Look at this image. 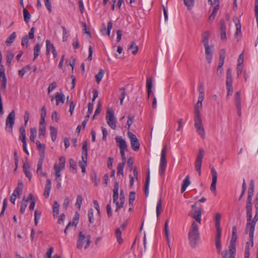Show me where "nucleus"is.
I'll return each mask as SVG.
<instances>
[{
	"instance_id": "nucleus-11",
	"label": "nucleus",
	"mask_w": 258,
	"mask_h": 258,
	"mask_svg": "<svg viewBox=\"0 0 258 258\" xmlns=\"http://www.w3.org/2000/svg\"><path fill=\"white\" fill-rule=\"evenodd\" d=\"M232 75L231 72V70L230 68H228L226 71V89L227 90V97H228L230 96H231L232 93L233 92V89L232 86Z\"/></svg>"
},
{
	"instance_id": "nucleus-44",
	"label": "nucleus",
	"mask_w": 258,
	"mask_h": 258,
	"mask_svg": "<svg viewBox=\"0 0 258 258\" xmlns=\"http://www.w3.org/2000/svg\"><path fill=\"white\" fill-rule=\"evenodd\" d=\"M104 71H103V70L100 69L97 75H96L95 78H96V82H97L98 84H99L100 83V82L101 81V80H102V79L104 76Z\"/></svg>"
},
{
	"instance_id": "nucleus-16",
	"label": "nucleus",
	"mask_w": 258,
	"mask_h": 258,
	"mask_svg": "<svg viewBox=\"0 0 258 258\" xmlns=\"http://www.w3.org/2000/svg\"><path fill=\"white\" fill-rule=\"evenodd\" d=\"M204 156V150L200 149L195 163V169L198 172L199 175H201V166Z\"/></svg>"
},
{
	"instance_id": "nucleus-49",
	"label": "nucleus",
	"mask_w": 258,
	"mask_h": 258,
	"mask_svg": "<svg viewBox=\"0 0 258 258\" xmlns=\"http://www.w3.org/2000/svg\"><path fill=\"white\" fill-rule=\"evenodd\" d=\"M136 192L135 191H131L130 193L128 204L130 206H133V203L135 200Z\"/></svg>"
},
{
	"instance_id": "nucleus-26",
	"label": "nucleus",
	"mask_w": 258,
	"mask_h": 258,
	"mask_svg": "<svg viewBox=\"0 0 258 258\" xmlns=\"http://www.w3.org/2000/svg\"><path fill=\"white\" fill-rule=\"evenodd\" d=\"M0 78L2 79L1 80V89L2 90L5 91L6 89L7 84V78L6 76L5 72L0 73Z\"/></svg>"
},
{
	"instance_id": "nucleus-31",
	"label": "nucleus",
	"mask_w": 258,
	"mask_h": 258,
	"mask_svg": "<svg viewBox=\"0 0 258 258\" xmlns=\"http://www.w3.org/2000/svg\"><path fill=\"white\" fill-rule=\"evenodd\" d=\"M25 197H24L21 204V207L20 210V212L21 214H23L25 212V211L27 206L28 202H29V199H25Z\"/></svg>"
},
{
	"instance_id": "nucleus-45",
	"label": "nucleus",
	"mask_w": 258,
	"mask_h": 258,
	"mask_svg": "<svg viewBox=\"0 0 258 258\" xmlns=\"http://www.w3.org/2000/svg\"><path fill=\"white\" fill-rule=\"evenodd\" d=\"M37 135V129L35 127H33L30 129V140L34 142L35 137Z\"/></svg>"
},
{
	"instance_id": "nucleus-43",
	"label": "nucleus",
	"mask_w": 258,
	"mask_h": 258,
	"mask_svg": "<svg viewBox=\"0 0 258 258\" xmlns=\"http://www.w3.org/2000/svg\"><path fill=\"white\" fill-rule=\"evenodd\" d=\"M16 37V34L15 32H13L7 39L6 41V43L7 45L11 44L15 40Z\"/></svg>"
},
{
	"instance_id": "nucleus-34",
	"label": "nucleus",
	"mask_w": 258,
	"mask_h": 258,
	"mask_svg": "<svg viewBox=\"0 0 258 258\" xmlns=\"http://www.w3.org/2000/svg\"><path fill=\"white\" fill-rule=\"evenodd\" d=\"M235 104L237 109H240L241 105V98H240V92L238 91L235 94Z\"/></svg>"
},
{
	"instance_id": "nucleus-4",
	"label": "nucleus",
	"mask_w": 258,
	"mask_h": 258,
	"mask_svg": "<svg viewBox=\"0 0 258 258\" xmlns=\"http://www.w3.org/2000/svg\"><path fill=\"white\" fill-rule=\"evenodd\" d=\"M210 35L208 31H205L202 35V42L205 49L206 58L208 63H211L213 57V46L209 45Z\"/></svg>"
},
{
	"instance_id": "nucleus-47",
	"label": "nucleus",
	"mask_w": 258,
	"mask_h": 258,
	"mask_svg": "<svg viewBox=\"0 0 258 258\" xmlns=\"http://www.w3.org/2000/svg\"><path fill=\"white\" fill-rule=\"evenodd\" d=\"M94 211L93 209L90 208L88 210V217L89 218V222L90 224H93L94 223Z\"/></svg>"
},
{
	"instance_id": "nucleus-35",
	"label": "nucleus",
	"mask_w": 258,
	"mask_h": 258,
	"mask_svg": "<svg viewBox=\"0 0 258 258\" xmlns=\"http://www.w3.org/2000/svg\"><path fill=\"white\" fill-rule=\"evenodd\" d=\"M233 21L235 23V26L236 28V30L235 32V35H237L239 33H241V24L239 20L237 18H235L233 19Z\"/></svg>"
},
{
	"instance_id": "nucleus-41",
	"label": "nucleus",
	"mask_w": 258,
	"mask_h": 258,
	"mask_svg": "<svg viewBox=\"0 0 258 258\" xmlns=\"http://www.w3.org/2000/svg\"><path fill=\"white\" fill-rule=\"evenodd\" d=\"M49 128L51 139L52 141L54 142L56 140L57 137V130L52 126H50Z\"/></svg>"
},
{
	"instance_id": "nucleus-7",
	"label": "nucleus",
	"mask_w": 258,
	"mask_h": 258,
	"mask_svg": "<svg viewBox=\"0 0 258 258\" xmlns=\"http://www.w3.org/2000/svg\"><path fill=\"white\" fill-rule=\"evenodd\" d=\"M115 141L120 149V153L122 160V162L120 163H123V164H125L126 163L125 151L127 150V149L126 142L125 140L120 136H116L115 137Z\"/></svg>"
},
{
	"instance_id": "nucleus-53",
	"label": "nucleus",
	"mask_w": 258,
	"mask_h": 258,
	"mask_svg": "<svg viewBox=\"0 0 258 258\" xmlns=\"http://www.w3.org/2000/svg\"><path fill=\"white\" fill-rule=\"evenodd\" d=\"M254 182L253 180H251L248 189V195L252 196L253 195L254 192Z\"/></svg>"
},
{
	"instance_id": "nucleus-36",
	"label": "nucleus",
	"mask_w": 258,
	"mask_h": 258,
	"mask_svg": "<svg viewBox=\"0 0 258 258\" xmlns=\"http://www.w3.org/2000/svg\"><path fill=\"white\" fill-rule=\"evenodd\" d=\"M24 20L25 23H28L30 20L31 15L27 9L24 8L23 10Z\"/></svg>"
},
{
	"instance_id": "nucleus-23",
	"label": "nucleus",
	"mask_w": 258,
	"mask_h": 258,
	"mask_svg": "<svg viewBox=\"0 0 258 258\" xmlns=\"http://www.w3.org/2000/svg\"><path fill=\"white\" fill-rule=\"evenodd\" d=\"M20 136L19 140L21 141L23 143H26V130L24 126H21L19 128Z\"/></svg>"
},
{
	"instance_id": "nucleus-54",
	"label": "nucleus",
	"mask_w": 258,
	"mask_h": 258,
	"mask_svg": "<svg viewBox=\"0 0 258 258\" xmlns=\"http://www.w3.org/2000/svg\"><path fill=\"white\" fill-rule=\"evenodd\" d=\"M162 208V200L161 199H159L157 203V207H156V215L157 218L159 217V215L161 213V209Z\"/></svg>"
},
{
	"instance_id": "nucleus-18",
	"label": "nucleus",
	"mask_w": 258,
	"mask_h": 258,
	"mask_svg": "<svg viewBox=\"0 0 258 258\" xmlns=\"http://www.w3.org/2000/svg\"><path fill=\"white\" fill-rule=\"evenodd\" d=\"M50 47H51V51L53 54V56L54 58H55L57 57V53L55 49V47L53 44L51 43V41L49 40H46V53L47 55H48L50 52Z\"/></svg>"
},
{
	"instance_id": "nucleus-12",
	"label": "nucleus",
	"mask_w": 258,
	"mask_h": 258,
	"mask_svg": "<svg viewBox=\"0 0 258 258\" xmlns=\"http://www.w3.org/2000/svg\"><path fill=\"white\" fill-rule=\"evenodd\" d=\"M15 112L12 110L8 115L6 121V130L10 133H12L13 127L15 123Z\"/></svg>"
},
{
	"instance_id": "nucleus-56",
	"label": "nucleus",
	"mask_w": 258,
	"mask_h": 258,
	"mask_svg": "<svg viewBox=\"0 0 258 258\" xmlns=\"http://www.w3.org/2000/svg\"><path fill=\"white\" fill-rule=\"evenodd\" d=\"M125 164H123V163H118L117 165V175H122L123 174V169H124V166Z\"/></svg>"
},
{
	"instance_id": "nucleus-27",
	"label": "nucleus",
	"mask_w": 258,
	"mask_h": 258,
	"mask_svg": "<svg viewBox=\"0 0 258 258\" xmlns=\"http://www.w3.org/2000/svg\"><path fill=\"white\" fill-rule=\"evenodd\" d=\"M88 158V144L86 141H85L82 147V160H87Z\"/></svg>"
},
{
	"instance_id": "nucleus-64",
	"label": "nucleus",
	"mask_w": 258,
	"mask_h": 258,
	"mask_svg": "<svg viewBox=\"0 0 258 258\" xmlns=\"http://www.w3.org/2000/svg\"><path fill=\"white\" fill-rule=\"evenodd\" d=\"M127 118H128V120H127V122H126V124L127 125V128L128 130H130L131 125L133 123V121H134V116L133 115L130 114L128 116Z\"/></svg>"
},
{
	"instance_id": "nucleus-28",
	"label": "nucleus",
	"mask_w": 258,
	"mask_h": 258,
	"mask_svg": "<svg viewBox=\"0 0 258 258\" xmlns=\"http://www.w3.org/2000/svg\"><path fill=\"white\" fill-rule=\"evenodd\" d=\"M55 98L56 100V105H58L59 103V102H61V103H63L64 102V95L63 93H59L58 92H57L55 94Z\"/></svg>"
},
{
	"instance_id": "nucleus-25",
	"label": "nucleus",
	"mask_w": 258,
	"mask_h": 258,
	"mask_svg": "<svg viewBox=\"0 0 258 258\" xmlns=\"http://www.w3.org/2000/svg\"><path fill=\"white\" fill-rule=\"evenodd\" d=\"M30 166L28 163H25L23 164V171H24L26 176L29 178V180H30L31 177H32L31 172L30 171Z\"/></svg>"
},
{
	"instance_id": "nucleus-24",
	"label": "nucleus",
	"mask_w": 258,
	"mask_h": 258,
	"mask_svg": "<svg viewBox=\"0 0 258 258\" xmlns=\"http://www.w3.org/2000/svg\"><path fill=\"white\" fill-rule=\"evenodd\" d=\"M190 184L189 180V176L186 175L185 178L183 179L181 187V192L183 193L187 188V187Z\"/></svg>"
},
{
	"instance_id": "nucleus-22",
	"label": "nucleus",
	"mask_w": 258,
	"mask_h": 258,
	"mask_svg": "<svg viewBox=\"0 0 258 258\" xmlns=\"http://www.w3.org/2000/svg\"><path fill=\"white\" fill-rule=\"evenodd\" d=\"M65 163H66V159L64 157H60L59 158V163L55 164L54 165V169H58L61 170L62 169L64 168L65 167Z\"/></svg>"
},
{
	"instance_id": "nucleus-30",
	"label": "nucleus",
	"mask_w": 258,
	"mask_h": 258,
	"mask_svg": "<svg viewBox=\"0 0 258 258\" xmlns=\"http://www.w3.org/2000/svg\"><path fill=\"white\" fill-rule=\"evenodd\" d=\"M149 183H150V170H148V175L146 177V183L145 185V194L146 195V197H147L149 194Z\"/></svg>"
},
{
	"instance_id": "nucleus-33",
	"label": "nucleus",
	"mask_w": 258,
	"mask_h": 258,
	"mask_svg": "<svg viewBox=\"0 0 258 258\" xmlns=\"http://www.w3.org/2000/svg\"><path fill=\"white\" fill-rule=\"evenodd\" d=\"M128 49H131L132 50V53L134 55H136L138 51L139 48L136 42L135 41H133L131 42L130 46L128 47Z\"/></svg>"
},
{
	"instance_id": "nucleus-3",
	"label": "nucleus",
	"mask_w": 258,
	"mask_h": 258,
	"mask_svg": "<svg viewBox=\"0 0 258 258\" xmlns=\"http://www.w3.org/2000/svg\"><path fill=\"white\" fill-rule=\"evenodd\" d=\"M255 214L252 220H251L252 211H250V214L249 216L247 214V212H246L247 223L246 225L245 232L247 233V230L249 229V241L251 242V246H253V239L255 226L256 222L258 221V207H255Z\"/></svg>"
},
{
	"instance_id": "nucleus-57",
	"label": "nucleus",
	"mask_w": 258,
	"mask_h": 258,
	"mask_svg": "<svg viewBox=\"0 0 258 258\" xmlns=\"http://www.w3.org/2000/svg\"><path fill=\"white\" fill-rule=\"evenodd\" d=\"M184 5L187 7L188 9H190L193 7L195 0H183Z\"/></svg>"
},
{
	"instance_id": "nucleus-8",
	"label": "nucleus",
	"mask_w": 258,
	"mask_h": 258,
	"mask_svg": "<svg viewBox=\"0 0 258 258\" xmlns=\"http://www.w3.org/2000/svg\"><path fill=\"white\" fill-rule=\"evenodd\" d=\"M197 114L195 115L194 118L195 126L199 135L204 139L205 138V130L202 124V120L201 113L197 111Z\"/></svg>"
},
{
	"instance_id": "nucleus-63",
	"label": "nucleus",
	"mask_w": 258,
	"mask_h": 258,
	"mask_svg": "<svg viewBox=\"0 0 258 258\" xmlns=\"http://www.w3.org/2000/svg\"><path fill=\"white\" fill-rule=\"evenodd\" d=\"M79 218L80 214L78 212H76L75 213V216L73 218L72 225H74L75 226H76L79 222Z\"/></svg>"
},
{
	"instance_id": "nucleus-51",
	"label": "nucleus",
	"mask_w": 258,
	"mask_h": 258,
	"mask_svg": "<svg viewBox=\"0 0 258 258\" xmlns=\"http://www.w3.org/2000/svg\"><path fill=\"white\" fill-rule=\"evenodd\" d=\"M70 167L72 169V172L74 173L77 172V165L76 162L73 159H70L69 160Z\"/></svg>"
},
{
	"instance_id": "nucleus-20",
	"label": "nucleus",
	"mask_w": 258,
	"mask_h": 258,
	"mask_svg": "<svg viewBox=\"0 0 258 258\" xmlns=\"http://www.w3.org/2000/svg\"><path fill=\"white\" fill-rule=\"evenodd\" d=\"M23 187V183L22 181H19L18 185L16 188L15 189L14 192L13 193V195L14 197H18L19 198Z\"/></svg>"
},
{
	"instance_id": "nucleus-2",
	"label": "nucleus",
	"mask_w": 258,
	"mask_h": 258,
	"mask_svg": "<svg viewBox=\"0 0 258 258\" xmlns=\"http://www.w3.org/2000/svg\"><path fill=\"white\" fill-rule=\"evenodd\" d=\"M255 214L252 220H251L252 211H250V214L249 216L247 214V212H246L247 223L246 225L245 232L247 233V230L249 229V241L251 242V246H253V239L255 226L256 222L258 221V207H255Z\"/></svg>"
},
{
	"instance_id": "nucleus-32",
	"label": "nucleus",
	"mask_w": 258,
	"mask_h": 258,
	"mask_svg": "<svg viewBox=\"0 0 258 258\" xmlns=\"http://www.w3.org/2000/svg\"><path fill=\"white\" fill-rule=\"evenodd\" d=\"M59 205L57 201H54L53 207V215L54 217H57L59 214Z\"/></svg>"
},
{
	"instance_id": "nucleus-29",
	"label": "nucleus",
	"mask_w": 258,
	"mask_h": 258,
	"mask_svg": "<svg viewBox=\"0 0 258 258\" xmlns=\"http://www.w3.org/2000/svg\"><path fill=\"white\" fill-rule=\"evenodd\" d=\"M252 196L248 195L247 198L246 205V212H247V214H250V211H252ZM249 215H248L249 216Z\"/></svg>"
},
{
	"instance_id": "nucleus-52",
	"label": "nucleus",
	"mask_w": 258,
	"mask_h": 258,
	"mask_svg": "<svg viewBox=\"0 0 258 258\" xmlns=\"http://www.w3.org/2000/svg\"><path fill=\"white\" fill-rule=\"evenodd\" d=\"M87 163V160H82V161H80L79 162V165L82 168V172L83 173H86V166Z\"/></svg>"
},
{
	"instance_id": "nucleus-61",
	"label": "nucleus",
	"mask_w": 258,
	"mask_h": 258,
	"mask_svg": "<svg viewBox=\"0 0 258 258\" xmlns=\"http://www.w3.org/2000/svg\"><path fill=\"white\" fill-rule=\"evenodd\" d=\"M82 201H83L82 197L80 195H78L77 197L76 205V206L78 207L79 210H80V209H81V205L82 204Z\"/></svg>"
},
{
	"instance_id": "nucleus-48",
	"label": "nucleus",
	"mask_w": 258,
	"mask_h": 258,
	"mask_svg": "<svg viewBox=\"0 0 258 258\" xmlns=\"http://www.w3.org/2000/svg\"><path fill=\"white\" fill-rule=\"evenodd\" d=\"M14 57V54L11 51H8L6 56V62L8 65H10L12 60Z\"/></svg>"
},
{
	"instance_id": "nucleus-60",
	"label": "nucleus",
	"mask_w": 258,
	"mask_h": 258,
	"mask_svg": "<svg viewBox=\"0 0 258 258\" xmlns=\"http://www.w3.org/2000/svg\"><path fill=\"white\" fill-rule=\"evenodd\" d=\"M21 45L23 47H27L28 46V36L27 35H25L22 38Z\"/></svg>"
},
{
	"instance_id": "nucleus-19",
	"label": "nucleus",
	"mask_w": 258,
	"mask_h": 258,
	"mask_svg": "<svg viewBox=\"0 0 258 258\" xmlns=\"http://www.w3.org/2000/svg\"><path fill=\"white\" fill-rule=\"evenodd\" d=\"M188 215L196 220V221L201 224L202 217V211L201 209L191 211L189 212Z\"/></svg>"
},
{
	"instance_id": "nucleus-42",
	"label": "nucleus",
	"mask_w": 258,
	"mask_h": 258,
	"mask_svg": "<svg viewBox=\"0 0 258 258\" xmlns=\"http://www.w3.org/2000/svg\"><path fill=\"white\" fill-rule=\"evenodd\" d=\"M45 132H46L45 125H39V136H38L39 139H42L45 137Z\"/></svg>"
},
{
	"instance_id": "nucleus-46",
	"label": "nucleus",
	"mask_w": 258,
	"mask_h": 258,
	"mask_svg": "<svg viewBox=\"0 0 258 258\" xmlns=\"http://www.w3.org/2000/svg\"><path fill=\"white\" fill-rule=\"evenodd\" d=\"M31 69V67L30 65H27L23 68V69L19 71V75L22 78L25 73L29 70Z\"/></svg>"
},
{
	"instance_id": "nucleus-10",
	"label": "nucleus",
	"mask_w": 258,
	"mask_h": 258,
	"mask_svg": "<svg viewBox=\"0 0 258 258\" xmlns=\"http://www.w3.org/2000/svg\"><path fill=\"white\" fill-rule=\"evenodd\" d=\"M118 189H119V183L118 182H116L114 183L113 189V203H114L116 208L115 212H117L118 210L123 207L124 202L120 201L119 203L117 201L118 198Z\"/></svg>"
},
{
	"instance_id": "nucleus-38",
	"label": "nucleus",
	"mask_w": 258,
	"mask_h": 258,
	"mask_svg": "<svg viewBox=\"0 0 258 258\" xmlns=\"http://www.w3.org/2000/svg\"><path fill=\"white\" fill-rule=\"evenodd\" d=\"M37 148L39 151V155H41L42 152L43 151L44 155H45V145L44 144H41L39 141L36 142Z\"/></svg>"
},
{
	"instance_id": "nucleus-9",
	"label": "nucleus",
	"mask_w": 258,
	"mask_h": 258,
	"mask_svg": "<svg viewBox=\"0 0 258 258\" xmlns=\"http://www.w3.org/2000/svg\"><path fill=\"white\" fill-rule=\"evenodd\" d=\"M167 150V146L165 145L163 146L161 151L160 163L159 166V174L161 176H163L167 166V161L166 158V153Z\"/></svg>"
},
{
	"instance_id": "nucleus-37",
	"label": "nucleus",
	"mask_w": 258,
	"mask_h": 258,
	"mask_svg": "<svg viewBox=\"0 0 258 258\" xmlns=\"http://www.w3.org/2000/svg\"><path fill=\"white\" fill-rule=\"evenodd\" d=\"M27 199H29V201H31L30 205L29 206L30 210H33L35 207L36 200L33 197L32 194H29L28 198Z\"/></svg>"
},
{
	"instance_id": "nucleus-6",
	"label": "nucleus",
	"mask_w": 258,
	"mask_h": 258,
	"mask_svg": "<svg viewBox=\"0 0 258 258\" xmlns=\"http://www.w3.org/2000/svg\"><path fill=\"white\" fill-rule=\"evenodd\" d=\"M90 239L91 236L90 235H88L86 236L82 231L80 232L77 241V248L81 249L86 242L84 248L87 249L91 244V241Z\"/></svg>"
},
{
	"instance_id": "nucleus-62",
	"label": "nucleus",
	"mask_w": 258,
	"mask_h": 258,
	"mask_svg": "<svg viewBox=\"0 0 258 258\" xmlns=\"http://www.w3.org/2000/svg\"><path fill=\"white\" fill-rule=\"evenodd\" d=\"M153 85L152 79L151 77H148L146 81V88L147 90H151Z\"/></svg>"
},
{
	"instance_id": "nucleus-13",
	"label": "nucleus",
	"mask_w": 258,
	"mask_h": 258,
	"mask_svg": "<svg viewBox=\"0 0 258 258\" xmlns=\"http://www.w3.org/2000/svg\"><path fill=\"white\" fill-rule=\"evenodd\" d=\"M106 119L108 125L112 129L116 128V119L114 117L113 111L111 109H107Z\"/></svg>"
},
{
	"instance_id": "nucleus-50",
	"label": "nucleus",
	"mask_w": 258,
	"mask_h": 258,
	"mask_svg": "<svg viewBox=\"0 0 258 258\" xmlns=\"http://www.w3.org/2000/svg\"><path fill=\"white\" fill-rule=\"evenodd\" d=\"M221 216L220 213H216L215 216V222L216 228L220 227Z\"/></svg>"
},
{
	"instance_id": "nucleus-21",
	"label": "nucleus",
	"mask_w": 258,
	"mask_h": 258,
	"mask_svg": "<svg viewBox=\"0 0 258 258\" xmlns=\"http://www.w3.org/2000/svg\"><path fill=\"white\" fill-rule=\"evenodd\" d=\"M51 188V181L50 179H47L46 181L45 189L44 191V196L46 198L49 196V192Z\"/></svg>"
},
{
	"instance_id": "nucleus-59",
	"label": "nucleus",
	"mask_w": 258,
	"mask_h": 258,
	"mask_svg": "<svg viewBox=\"0 0 258 258\" xmlns=\"http://www.w3.org/2000/svg\"><path fill=\"white\" fill-rule=\"evenodd\" d=\"M39 156H40V158H39V160H38V161L37 163V167H42L43 162V161L45 158V155H44L43 151L42 152V153H41V155H40Z\"/></svg>"
},
{
	"instance_id": "nucleus-15",
	"label": "nucleus",
	"mask_w": 258,
	"mask_h": 258,
	"mask_svg": "<svg viewBox=\"0 0 258 258\" xmlns=\"http://www.w3.org/2000/svg\"><path fill=\"white\" fill-rule=\"evenodd\" d=\"M237 240V230L236 226L232 227V237L229 246L228 251L232 252V254L236 253V241Z\"/></svg>"
},
{
	"instance_id": "nucleus-1",
	"label": "nucleus",
	"mask_w": 258,
	"mask_h": 258,
	"mask_svg": "<svg viewBox=\"0 0 258 258\" xmlns=\"http://www.w3.org/2000/svg\"><path fill=\"white\" fill-rule=\"evenodd\" d=\"M255 214L252 220H251L252 211H250V214L249 216L247 214V212H246L247 223L246 225L245 232L247 233V230L249 229V241L251 242V246H253V239L255 226L256 222L258 221V207H255Z\"/></svg>"
},
{
	"instance_id": "nucleus-39",
	"label": "nucleus",
	"mask_w": 258,
	"mask_h": 258,
	"mask_svg": "<svg viewBox=\"0 0 258 258\" xmlns=\"http://www.w3.org/2000/svg\"><path fill=\"white\" fill-rule=\"evenodd\" d=\"M122 232L119 228L115 230V236L117 242L120 244L123 242V239L121 237Z\"/></svg>"
},
{
	"instance_id": "nucleus-40",
	"label": "nucleus",
	"mask_w": 258,
	"mask_h": 258,
	"mask_svg": "<svg viewBox=\"0 0 258 258\" xmlns=\"http://www.w3.org/2000/svg\"><path fill=\"white\" fill-rule=\"evenodd\" d=\"M40 50V46L39 43H37L34 47V58L33 60L34 61L39 55Z\"/></svg>"
},
{
	"instance_id": "nucleus-55",
	"label": "nucleus",
	"mask_w": 258,
	"mask_h": 258,
	"mask_svg": "<svg viewBox=\"0 0 258 258\" xmlns=\"http://www.w3.org/2000/svg\"><path fill=\"white\" fill-rule=\"evenodd\" d=\"M119 90L121 91V93L120 94V96L119 97L120 99V105H122L123 101L124 99V97L126 95V92H125V89L124 87L120 88L119 89Z\"/></svg>"
},
{
	"instance_id": "nucleus-58",
	"label": "nucleus",
	"mask_w": 258,
	"mask_h": 258,
	"mask_svg": "<svg viewBox=\"0 0 258 258\" xmlns=\"http://www.w3.org/2000/svg\"><path fill=\"white\" fill-rule=\"evenodd\" d=\"M41 215V213L40 212H38L37 210H35L34 213V223L36 226L37 225L38 223V220L40 218V216Z\"/></svg>"
},
{
	"instance_id": "nucleus-17",
	"label": "nucleus",
	"mask_w": 258,
	"mask_h": 258,
	"mask_svg": "<svg viewBox=\"0 0 258 258\" xmlns=\"http://www.w3.org/2000/svg\"><path fill=\"white\" fill-rule=\"evenodd\" d=\"M210 168L211 169L212 176V182L210 186V189L212 191V192L216 193V183L217 180V173L213 166L210 165Z\"/></svg>"
},
{
	"instance_id": "nucleus-14",
	"label": "nucleus",
	"mask_w": 258,
	"mask_h": 258,
	"mask_svg": "<svg viewBox=\"0 0 258 258\" xmlns=\"http://www.w3.org/2000/svg\"><path fill=\"white\" fill-rule=\"evenodd\" d=\"M127 136L131 142V147L134 151H137L140 147V144L139 140L135 135L131 132H128Z\"/></svg>"
},
{
	"instance_id": "nucleus-5",
	"label": "nucleus",
	"mask_w": 258,
	"mask_h": 258,
	"mask_svg": "<svg viewBox=\"0 0 258 258\" xmlns=\"http://www.w3.org/2000/svg\"><path fill=\"white\" fill-rule=\"evenodd\" d=\"M188 237L190 245L192 247H195L200 239L198 226L195 221H194L191 224Z\"/></svg>"
}]
</instances>
